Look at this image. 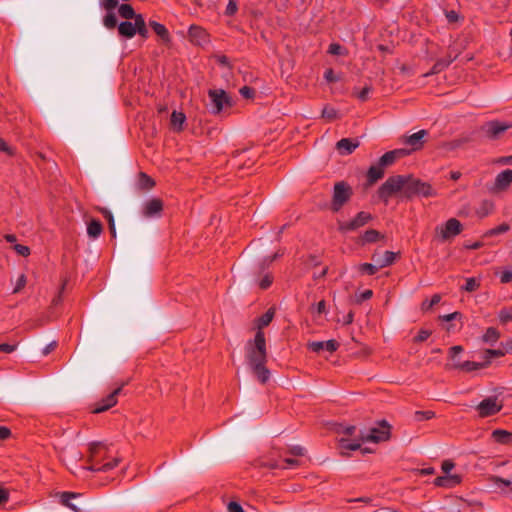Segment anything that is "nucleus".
<instances>
[{
	"label": "nucleus",
	"mask_w": 512,
	"mask_h": 512,
	"mask_svg": "<svg viewBox=\"0 0 512 512\" xmlns=\"http://www.w3.org/2000/svg\"><path fill=\"white\" fill-rule=\"evenodd\" d=\"M467 141H468V138H461V139L453 140L447 144V148L451 149V150L457 149V148L461 147Z\"/></svg>",
	"instance_id": "46"
},
{
	"label": "nucleus",
	"mask_w": 512,
	"mask_h": 512,
	"mask_svg": "<svg viewBox=\"0 0 512 512\" xmlns=\"http://www.w3.org/2000/svg\"><path fill=\"white\" fill-rule=\"evenodd\" d=\"M288 453L293 456H304L306 449L300 445H290L288 446Z\"/></svg>",
	"instance_id": "42"
},
{
	"label": "nucleus",
	"mask_w": 512,
	"mask_h": 512,
	"mask_svg": "<svg viewBox=\"0 0 512 512\" xmlns=\"http://www.w3.org/2000/svg\"><path fill=\"white\" fill-rule=\"evenodd\" d=\"M488 488L495 491L505 492L506 490L512 491V479H504L498 476H491L488 478Z\"/></svg>",
	"instance_id": "9"
},
{
	"label": "nucleus",
	"mask_w": 512,
	"mask_h": 512,
	"mask_svg": "<svg viewBox=\"0 0 512 512\" xmlns=\"http://www.w3.org/2000/svg\"><path fill=\"white\" fill-rule=\"evenodd\" d=\"M461 230H462L461 223L457 219L451 218L446 222L444 227L440 228V234H441V237L444 240H446L452 236L459 234L461 232Z\"/></svg>",
	"instance_id": "8"
},
{
	"label": "nucleus",
	"mask_w": 512,
	"mask_h": 512,
	"mask_svg": "<svg viewBox=\"0 0 512 512\" xmlns=\"http://www.w3.org/2000/svg\"><path fill=\"white\" fill-rule=\"evenodd\" d=\"M358 146V141H352L349 138H343L336 144V148L341 155L351 154Z\"/></svg>",
	"instance_id": "18"
},
{
	"label": "nucleus",
	"mask_w": 512,
	"mask_h": 512,
	"mask_svg": "<svg viewBox=\"0 0 512 512\" xmlns=\"http://www.w3.org/2000/svg\"><path fill=\"white\" fill-rule=\"evenodd\" d=\"M118 31L120 35L127 38H132L136 34V28L134 26V23H131L129 21L120 23L118 26Z\"/></svg>",
	"instance_id": "26"
},
{
	"label": "nucleus",
	"mask_w": 512,
	"mask_h": 512,
	"mask_svg": "<svg viewBox=\"0 0 512 512\" xmlns=\"http://www.w3.org/2000/svg\"><path fill=\"white\" fill-rule=\"evenodd\" d=\"M421 181L411 175H395L389 177L379 188L378 196L384 202L394 194L401 193L406 198L417 195Z\"/></svg>",
	"instance_id": "2"
},
{
	"label": "nucleus",
	"mask_w": 512,
	"mask_h": 512,
	"mask_svg": "<svg viewBox=\"0 0 512 512\" xmlns=\"http://www.w3.org/2000/svg\"><path fill=\"white\" fill-rule=\"evenodd\" d=\"M26 284V277L24 275H20V277L17 280L16 286L14 288V293H17L23 288Z\"/></svg>",
	"instance_id": "56"
},
{
	"label": "nucleus",
	"mask_w": 512,
	"mask_h": 512,
	"mask_svg": "<svg viewBox=\"0 0 512 512\" xmlns=\"http://www.w3.org/2000/svg\"><path fill=\"white\" fill-rule=\"evenodd\" d=\"M240 94L245 98H252L254 95V90L247 86H244L240 89Z\"/></svg>",
	"instance_id": "59"
},
{
	"label": "nucleus",
	"mask_w": 512,
	"mask_h": 512,
	"mask_svg": "<svg viewBox=\"0 0 512 512\" xmlns=\"http://www.w3.org/2000/svg\"><path fill=\"white\" fill-rule=\"evenodd\" d=\"M119 14L121 17H123L125 19H134L137 16V14H135L132 6L128 5V4H122L119 7Z\"/></svg>",
	"instance_id": "35"
},
{
	"label": "nucleus",
	"mask_w": 512,
	"mask_h": 512,
	"mask_svg": "<svg viewBox=\"0 0 512 512\" xmlns=\"http://www.w3.org/2000/svg\"><path fill=\"white\" fill-rule=\"evenodd\" d=\"M322 117L332 120V119L338 117V112L333 107L326 106L322 110Z\"/></svg>",
	"instance_id": "43"
},
{
	"label": "nucleus",
	"mask_w": 512,
	"mask_h": 512,
	"mask_svg": "<svg viewBox=\"0 0 512 512\" xmlns=\"http://www.w3.org/2000/svg\"><path fill=\"white\" fill-rule=\"evenodd\" d=\"M360 270L363 272H366L369 275H373L379 270V267L377 266V264L375 262L364 263V264L360 265Z\"/></svg>",
	"instance_id": "39"
},
{
	"label": "nucleus",
	"mask_w": 512,
	"mask_h": 512,
	"mask_svg": "<svg viewBox=\"0 0 512 512\" xmlns=\"http://www.w3.org/2000/svg\"><path fill=\"white\" fill-rule=\"evenodd\" d=\"M271 283H272V279H271L270 275L269 274H265L263 276V278L260 280L259 285H260L261 288L266 289L267 287L270 286Z\"/></svg>",
	"instance_id": "57"
},
{
	"label": "nucleus",
	"mask_w": 512,
	"mask_h": 512,
	"mask_svg": "<svg viewBox=\"0 0 512 512\" xmlns=\"http://www.w3.org/2000/svg\"><path fill=\"white\" fill-rule=\"evenodd\" d=\"M352 195L351 187L345 182H337L334 185V193L332 200V210L337 212L342 205L347 202Z\"/></svg>",
	"instance_id": "5"
},
{
	"label": "nucleus",
	"mask_w": 512,
	"mask_h": 512,
	"mask_svg": "<svg viewBox=\"0 0 512 512\" xmlns=\"http://www.w3.org/2000/svg\"><path fill=\"white\" fill-rule=\"evenodd\" d=\"M510 128L509 124L492 121L487 123L483 129L491 139H497L503 132Z\"/></svg>",
	"instance_id": "10"
},
{
	"label": "nucleus",
	"mask_w": 512,
	"mask_h": 512,
	"mask_svg": "<svg viewBox=\"0 0 512 512\" xmlns=\"http://www.w3.org/2000/svg\"><path fill=\"white\" fill-rule=\"evenodd\" d=\"M460 317H461V314H460L459 312H453V313H451V314H447V315H443V316H441V317H440V319H441L442 321H447V322H449V321H452V320L458 319V318H460Z\"/></svg>",
	"instance_id": "58"
},
{
	"label": "nucleus",
	"mask_w": 512,
	"mask_h": 512,
	"mask_svg": "<svg viewBox=\"0 0 512 512\" xmlns=\"http://www.w3.org/2000/svg\"><path fill=\"white\" fill-rule=\"evenodd\" d=\"M384 168L379 165V162L375 165H372L367 174V178L369 181V184L375 183L377 180L381 179L384 175Z\"/></svg>",
	"instance_id": "24"
},
{
	"label": "nucleus",
	"mask_w": 512,
	"mask_h": 512,
	"mask_svg": "<svg viewBox=\"0 0 512 512\" xmlns=\"http://www.w3.org/2000/svg\"><path fill=\"white\" fill-rule=\"evenodd\" d=\"M210 108L215 114L220 113L225 107L232 106V99L222 89L209 91Z\"/></svg>",
	"instance_id": "4"
},
{
	"label": "nucleus",
	"mask_w": 512,
	"mask_h": 512,
	"mask_svg": "<svg viewBox=\"0 0 512 512\" xmlns=\"http://www.w3.org/2000/svg\"><path fill=\"white\" fill-rule=\"evenodd\" d=\"M237 10L236 3L233 0H230L227 7H226V13L228 15H233Z\"/></svg>",
	"instance_id": "62"
},
{
	"label": "nucleus",
	"mask_w": 512,
	"mask_h": 512,
	"mask_svg": "<svg viewBox=\"0 0 512 512\" xmlns=\"http://www.w3.org/2000/svg\"><path fill=\"white\" fill-rule=\"evenodd\" d=\"M499 336V332L495 328L490 327L483 336V340L484 342L493 345L498 340Z\"/></svg>",
	"instance_id": "33"
},
{
	"label": "nucleus",
	"mask_w": 512,
	"mask_h": 512,
	"mask_svg": "<svg viewBox=\"0 0 512 512\" xmlns=\"http://www.w3.org/2000/svg\"><path fill=\"white\" fill-rule=\"evenodd\" d=\"M309 348L314 352H321L323 350H327L329 352H334L337 347L338 343L335 340H328V341H314L310 342L308 344Z\"/></svg>",
	"instance_id": "17"
},
{
	"label": "nucleus",
	"mask_w": 512,
	"mask_h": 512,
	"mask_svg": "<svg viewBox=\"0 0 512 512\" xmlns=\"http://www.w3.org/2000/svg\"><path fill=\"white\" fill-rule=\"evenodd\" d=\"M417 195H423V196L428 197V196H433L434 192L430 185L421 181Z\"/></svg>",
	"instance_id": "41"
},
{
	"label": "nucleus",
	"mask_w": 512,
	"mask_h": 512,
	"mask_svg": "<svg viewBox=\"0 0 512 512\" xmlns=\"http://www.w3.org/2000/svg\"><path fill=\"white\" fill-rule=\"evenodd\" d=\"M506 353H507V352H506V348H504V350H502V349H497V350H491V349H489V350H486V351H485V354H486L487 356H492V358H493V357H502V356H504Z\"/></svg>",
	"instance_id": "51"
},
{
	"label": "nucleus",
	"mask_w": 512,
	"mask_h": 512,
	"mask_svg": "<svg viewBox=\"0 0 512 512\" xmlns=\"http://www.w3.org/2000/svg\"><path fill=\"white\" fill-rule=\"evenodd\" d=\"M108 445L105 444L104 442H93V443H90L89 444V453H90V457H89V461H94V459L97 458V456H99L102 452V450L104 451H108Z\"/></svg>",
	"instance_id": "25"
},
{
	"label": "nucleus",
	"mask_w": 512,
	"mask_h": 512,
	"mask_svg": "<svg viewBox=\"0 0 512 512\" xmlns=\"http://www.w3.org/2000/svg\"><path fill=\"white\" fill-rule=\"evenodd\" d=\"M102 232V224L98 220H91L87 227V234L92 238H97Z\"/></svg>",
	"instance_id": "30"
},
{
	"label": "nucleus",
	"mask_w": 512,
	"mask_h": 512,
	"mask_svg": "<svg viewBox=\"0 0 512 512\" xmlns=\"http://www.w3.org/2000/svg\"><path fill=\"white\" fill-rule=\"evenodd\" d=\"M479 287V282L475 278H468L464 289L467 292H473Z\"/></svg>",
	"instance_id": "45"
},
{
	"label": "nucleus",
	"mask_w": 512,
	"mask_h": 512,
	"mask_svg": "<svg viewBox=\"0 0 512 512\" xmlns=\"http://www.w3.org/2000/svg\"><path fill=\"white\" fill-rule=\"evenodd\" d=\"M500 320L504 323L512 319V310H501L499 314Z\"/></svg>",
	"instance_id": "53"
},
{
	"label": "nucleus",
	"mask_w": 512,
	"mask_h": 512,
	"mask_svg": "<svg viewBox=\"0 0 512 512\" xmlns=\"http://www.w3.org/2000/svg\"><path fill=\"white\" fill-rule=\"evenodd\" d=\"M339 447L342 455H349V451H355L360 449V442L349 443L346 439H341Z\"/></svg>",
	"instance_id": "28"
},
{
	"label": "nucleus",
	"mask_w": 512,
	"mask_h": 512,
	"mask_svg": "<svg viewBox=\"0 0 512 512\" xmlns=\"http://www.w3.org/2000/svg\"><path fill=\"white\" fill-rule=\"evenodd\" d=\"M104 8L111 12L113 9H115L118 5V0H104Z\"/></svg>",
	"instance_id": "55"
},
{
	"label": "nucleus",
	"mask_w": 512,
	"mask_h": 512,
	"mask_svg": "<svg viewBox=\"0 0 512 512\" xmlns=\"http://www.w3.org/2000/svg\"><path fill=\"white\" fill-rule=\"evenodd\" d=\"M185 115L181 112L173 111L171 115V125L175 130H181L185 121Z\"/></svg>",
	"instance_id": "32"
},
{
	"label": "nucleus",
	"mask_w": 512,
	"mask_h": 512,
	"mask_svg": "<svg viewBox=\"0 0 512 512\" xmlns=\"http://www.w3.org/2000/svg\"><path fill=\"white\" fill-rule=\"evenodd\" d=\"M373 292L371 290H365L363 293L360 294V296L357 299V302L360 303L364 300H368L372 297Z\"/></svg>",
	"instance_id": "61"
},
{
	"label": "nucleus",
	"mask_w": 512,
	"mask_h": 512,
	"mask_svg": "<svg viewBox=\"0 0 512 512\" xmlns=\"http://www.w3.org/2000/svg\"><path fill=\"white\" fill-rule=\"evenodd\" d=\"M134 21H135L134 26L136 28V32H138L141 36L146 37L148 31H147L146 24H145L143 17L138 14L134 18Z\"/></svg>",
	"instance_id": "34"
},
{
	"label": "nucleus",
	"mask_w": 512,
	"mask_h": 512,
	"mask_svg": "<svg viewBox=\"0 0 512 512\" xmlns=\"http://www.w3.org/2000/svg\"><path fill=\"white\" fill-rule=\"evenodd\" d=\"M227 510L228 512H244L242 506L235 501H231L227 504Z\"/></svg>",
	"instance_id": "49"
},
{
	"label": "nucleus",
	"mask_w": 512,
	"mask_h": 512,
	"mask_svg": "<svg viewBox=\"0 0 512 512\" xmlns=\"http://www.w3.org/2000/svg\"><path fill=\"white\" fill-rule=\"evenodd\" d=\"M372 219V216L369 213L366 212H360L357 214V216L351 220L349 223L345 225H341L340 229L342 231L346 230H355L363 225H365L369 220Z\"/></svg>",
	"instance_id": "13"
},
{
	"label": "nucleus",
	"mask_w": 512,
	"mask_h": 512,
	"mask_svg": "<svg viewBox=\"0 0 512 512\" xmlns=\"http://www.w3.org/2000/svg\"><path fill=\"white\" fill-rule=\"evenodd\" d=\"M512 280V270L504 271L501 276V282L508 283Z\"/></svg>",
	"instance_id": "64"
},
{
	"label": "nucleus",
	"mask_w": 512,
	"mask_h": 512,
	"mask_svg": "<svg viewBox=\"0 0 512 512\" xmlns=\"http://www.w3.org/2000/svg\"><path fill=\"white\" fill-rule=\"evenodd\" d=\"M508 230H509V225L504 223V224H501L500 226H498L497 228H493V229L489 230L486 233V236H495V235H498L501 233H505Z\"/></svg>",
	"instance_id": "44"
},
{
	"label": "nucleus",
	"mask_w": 512,
	"mask_h": 512,
	"mask_svg": "<svg viewBox=\"0 0 512 512\" xmlns=\"http://www.w3.org/2000/svg\"><path fill=\"white\" fill-rule=\"evenodd\" d=\"M13 248L21 256H28L30 254V249L27 246L15 244Z\"/></svg>",
	"instance_id": "48"
},
{
	"label": "nucleus",
	"mask_w": 512,
	"mask_h": 512,
	"mask_svg": "<svg viewBox=\"0 0 512 512\" xmlns=\"http://www.w3.org/2000/svg\"><path fill=\"white\" fill-rule=\"evenodd\" d=\"M448 66V63H445L444 60H439L432 68V71L429 74H435L442 71L445 67Z\"/></svg>",
	"instance_id": "50"
},
{
	"label": "nucleus",
	"mask_w": 512,
	"mask_h": 512,
	"mask_svg": "<svg viewBox=\"0 0 512 512\" xmlns=\"http://www.w3.org/2000/svg\"><path fill=\"white\" fill-rule=\"evenodd\" d=\"M460 482L458 475H444L437 477L434 481L435 485L441 487H453Z\"/></svg>",
	"instance_id": "22"
},
{
	"label": "nucleus",
	"mask_w": 512,
	"mask_h": 512,
	"mask_svg": "<svg viewBox=\"0 0 512 512\" xmlns=\"http://www.w3.org/2000/svg\"><path fill=\"white\" fill-rule=\"evenodd\" d=\"M428 135L427 130H420L410 136L406 137L405 142L412 146L414 149H418L423 144V139Z\"/></svg>",
	"instance_id": "20"
},
{
	"label": "nucleus",
	"mask_w": 512,
	"mask_h": 512,
	"mask_svg": "<svg viewBox=\"0 0 512 512\" xmlns=\"http://www.w3.org/2000/svg\"><path fill=\"white\" fill-rule=\"evenodd\" d=\"M396 256L397 254L392 251H385L383 254L374 253L372 255V261L381 269L391 265L395 261Z\"/></svg>",
	"instance_id": "15"
},
{
	"label": "nucleus",
	"mask_w": 512,
	"mask_h": 512,
	"mask_svg": "<svg viewBox=\"0 0 512 512\" xmlns=\"http://www.w3.org/2000/svg\"><path fill=\"white\" fill-rule=\"evenodd\" d=\"M56 346H57V342L56 341H52L51 343L46 345V347L42 351V354L44 356L48 355L52 350L55 349Z\"/></svg>",
	"instance_id": "63"
},
{
	"label": "nucleus",
	"mask_w": 512,
	"mask_h": 512,
	"mask_svg": "<svg viewBox=\"0 0 512 512\" xmlns=\"http://www.w3.org/2000/svg\"><path fill=\"white\" fill-rule=\"evenodd\" d=\"M441 300V297L439 294H435L432 296L431 300L429 302H424L423 303V309H430L432 308L434 305L438 304Z\"/></svg>",
	"instance_id": "47"
},
{
	"label": "nucleus",
	"mask_w": 512,
	"mask_h": 512,
	"mask_svg": "<svg viewBox=\"0 0 512 512\" xmlns=\"http://www.w3.org/2000/svg\"><path fill=\"white\" fill-rule=\"evenodd\" d=\"M408 154V151L405 149H395L385 153L379 159V165L382 167H388L392 165L398 158L403 157Z\"/></svg>",
	"instance_id": "16"
},
{
	"label": "nucleus",
	"mask_w": 512,
	"mask_h": 512,
	"mask_svg": "<svg viewBox=\"0 0 512 512\" xmlns=\"http://www.w3.org/2000/svg\"><path fill=\"white\" fill-rule=\"evenodd\" d=\"M121 392V387L115 389L112 393H110L105 399H103L97 406L94 408V413H101L117 403V396Z\"/></svg>",
	"instance_id": "14"
},
{
	"label": "nucleus",
	"mask_w": 512,
	"mask_h": 512,
	"mask_svg": "<svg viewBox=\"0 0 512 512\" xmlns=\"http://www.w3.org/2000/svg\"><path fill=\"white\" fill-rule=\"evenodd\" d=\"M103 24L106 28L112 29L117 25V17L115 13L109 12L103 19Z\"/></svg>",
	"instance_id": "37"
},
{
	"label": "nucleus",
	"mask_w": 512,
	"mask_h": 512,
	"mask_svg": "<svg viewBox=\"0 0 512 512\" xmlns=\"http://www.w3.org/2000/svg\"><path fill=\"white\" fill-rule=\"evenodd\" d=\"M454 468V463L450 460H446L442 463V471L445 475H451L450 472Z\"/></svg>",
	"instance_id": "54"
},
{
	"label": "nucleus",
	"mask_w": 512,
	"mask_h": 512,
	"mask_svg": "<svg viewBox=\"0 0 512 512\" xmlns=\"http://www.w3.org/2000/svg\"><path fill=\"white\" fill-rule=\"evenodd\" d=\"M80 495L73 492H63L60 494V501L63 505L70 508L75 512H81V508L72 502L73 499L78 498Z\"/></svg>",
	"instance_id": "19"
},
{
	"label": "nucleus",
	"mask_w": 512,
	"mask_h": 512,
	"mask_svg": "<svg viewBox=\"0 0 512 512\" xmlns=\"http://www.w3.org/2000/svg\"><path fill=\"white\" fill-rule=\"evenodd\" d=\"M480 417H488L495 415L502 409V404L497 397H488L482 400L477 406Z\"/></svg>",
	"instance_id": "6"
},
{
	"label": "nucleus",
	"mask_w": 512,
	"mask_h": 512,
	"mask_svg": "<svg viewBox=\"0 0 512 512\" xmlns=\"http://www.w3.org/2000/svg\"><path fill=\"white\" fill-rule=\"evenodd\" d=\"M118 463H119V459L115 458L112 461L107 462L100 467H95L94 465H91L88 467H84L83 469L93 471V472H97V471L107 472V471L112 470L114 467H116L118 465Z\"/></svg>",
	"instance_id": "29"
},
{
	"label": "nucleus",
	"mask_w": 512,
	"mask_h": 512,
	"mask_svg": "<svg viewBox=\"0 0 512 512\" xmlns=\"http://www.w3.org/2000/svg\"><path fill=\"white\" fill-rule=\"evenodd\" d=\"M390 436V425L382 420L379 422L378 427H374L369 431L361 430L359 440L362 442H374L378 443L386 441Z\"/></svg>",
	"instance_id": "3"
},
{
	"label": "nucleus",
	"mask_w": 512,
	"mask_h": 512,
	"mask_svg": "<svg viewBox=\"0 0 512 512\" xmlns=\"http://www.w3.org/2000/svg\"><path fill=\"white\" fill-rule=\"evenodd\" d=\"M492 436L497 442L501 444H508L512 442V433L506 430H495L493 431Z\"/></svg>",
	"instance_id": "27"
},
{
	"label": "nucleus",
	"mask_w": 512,
	"mask_h": 512,
	"mask_svg": "<svg viewBox=\"0 0 512 512\" xmlns=\"http://www.w3.org/2000/svg\"><path fill=\"white\" fill-rule=\"evenodd\" d=\"M273 316L274 312L272 310H268L260 317L258 323L259 331L256 333L255 339L246 344V360L248 368L257 380L263 384L269 380L270 371L265 366L267 361L266 343L264 333L261 329L269 325Z\"/></svg>",
	"instance_id": "1"
},
{
	"label": "nucleus",
	"mask_w": 512,
	"mask_h": 512,
	"mask_svg": "<svg viewBox=\"0 0 512 512\" xmlns=\"http://www.w3.org/2000/svg\"><path fill=\"white\" fill-rule=\"evenodd\" d=\"M457 367H459L462 370L471 371V370L483 368L484 364H481L478 362L466 361L460 365H457Z\"/></svg>",
	"instance_id": "38"
},
{
	"label": "nucleus",
	"mask_w": 512,
	"mask_h": 512,
	"mask_svg": "<svg viewBox=\"0 0 512 512\" xmlns=\"http://www.w3.org/2000/svg\"><path fill=\"white\" fill-rule=\"evenodd\" d=\"M162 209L163 203L160 199H149L142 204V215L146 218L158 217Z\"/></svg>",
	"instance_id": "7"
},
{
	"label": "nucleus",
	"mask_w": 512,
	"mask_h": 512,
	"mask_svg": "<svg viewBox=\"0 0 512 512\" xmlns=\"http://www.w3.org/2000/svg\"><path fill=\"white\" fill-rule=\"evenodd\" d=\"M188 37L195 45L203 46L208 43V34L202 28L197 26L190 27Z\"/></svg>",
	"instance_id": "12"
},
{
	"label": "nucleus",
	"mask_w": 512,
	"mask_h": 512,
	"mask_svg": "<svg viewBox=\"0 0 512 512\" xmlns=\"http://www.w3.org/2000/svg\"><path fill=\"white\" fill-rule=\"evenodd\" d=\"M385 239V236L378 232L377 230L370 229L367 230L362 237L360 238V243L365 245L367 243H376L378 241H382Z\"/></svg>",
	"instance_id": "21"
},
{
	"label": "nucleus",
	"mask_w": 512,
	"mask_h": 512,
	"mask_svg": "<svg viewBox=\"0 0 512 512\" xmlns=\"http://www.w3.org/2000/svg\"><path fill=\"white\" fill-rule=\"evenodd\" d=\"M154 184H155L154 181L150 177H148L146 174L141 173L139 175V180H138L139 188L148 190V189H151L154 186Z\"/></svg>",
	"instance_id": "36"
},
{
	"label": "nucleus",
	"mask_w": 512,
	"mask_h": 512,
	"mask_svg": "<svg viewBox=\"0 0 512 512\" xmlns=\"http://www.w3.org/2000/svg\"><path fill=\"white\" fill-rule=\"evenodd\" d=\"M512 182V170L507 169L499 173L495 179L494 186L491 191H500L506 189Z\"/></svg>",
	"instance_id": "11"
},
{
	"label": "nucleus",
	"mask_w": 512,
	"mask_h": 512,
	"mask_svg": "<svg viewBox=\"0 0 512 512\" xmlns=\"http://www.w3.org/2000/svg\"><path fill=\"white\" fill-rule=\"evenodd\" d=\"M494 204L490 200H483L479 206V208L476 210V213L479 217H486L489 215L493 210Z\"/></svg>",
	"instance_id": "31"
},
{
	"label": "nucleus",
	"mask_w": 512,
	"mask_h": 512,
	"mask_svg": "<svg viewBox=\"0 0 512 512\" xmlns=\"http://www.w3.org/2000/svg\"><path fill=\"white\" fill-rule=\"evenodd\" d=\"M150 26L152 27V29L162 38H165L167 37L168 35V31L167 29L162 25V24H159L157 22H150Z\"/></svg>",
	"instance_id": "40"
},
{
	"label": "nucleus",
	"mask_w": 512,
	"mask_h": 512,
	"mask_svg": "<svg viewBox=\"0 0 512 512\" xmlns=\"http://www.w3.org/2000/svg\"><path fill=\"white\" fill-rule=\"evenodd\" d=\"M384 168L379 165V162L375 165H372L367 174V178L369 181V184L375 183L377 180L381 179L384 175Z\"/></svg>",
	"instance_id": "23"
},
{
	"label": "nucleus",
	"mask_w": 512,
	"mask_h": 512,
	"mask_svg": "<svg viewBox=\"0 0 512 512\" xmlns=\"http://www.w3.org/2000/svg\"><path fill=\"white\" fill-rule=\"evenodd\" d=\"M431 335L430 330L422 329L420 330L419 334L415 337L416 342H422L426 340Z\"/></svg>",
	"instance_id": "52"
},
{
	"label": "nucleus",
	"mask_w": 512,
	"mask_h": 512,
	"mask_svg": "<svg viewBox=\"0 0 512 512\" xmlns=\"http://www.w3.org/2000/svg\"><path fill=\"white\" fill-rule=\"evenodd\" d=\"M343 48L339 44H331L329 48V52L333 55L342 54Z\"/></svg>",
	"instance_id": "60"
}]
</instances>
